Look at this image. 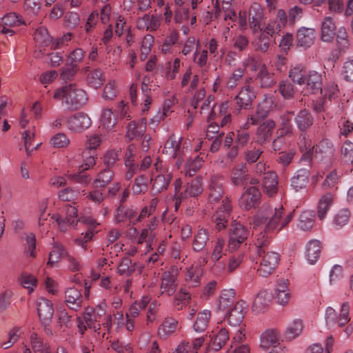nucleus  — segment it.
Segmentation results:
<instances>
[{
	"instance_id": "28",
	"label": "nucleus",
	"mask_w": 353,
	"mask_h": 353,
	"mask_svg": "<svg viewBox=\"0 0 353 353\" xmlns=\"http://www.w3.org/2000/svg\"><path fill=\"white\" fill-rule=\"evenodd\" d=\"M256 80L259 81L261 88H269L276 83L274 74L268 70L267 65L262 63L256 74Z\"/></svg>"
},
{
	"instance_id": "35",
	"label": "nucleus",
	"mask_w": 353,
	"mask_h": 353,
	"mask_svg": "<svg viewBox=\"0 0 353 353\" xmlns=\"http://www.w3.org/2000/svg\"><path fill=\"white\" fill-rule=\"evenodd\" d=\"M278 343L279 335L274 330H266L261 335L260 347L263 350H268L272 346L273 349L277 348Z\"/></svg>"
},
{
	"instance_id": "5",
	"label": "nucleus",
	"mask_w": 353,
	"mask_h": 353,
	"mask_svg": "<svg viewBox=\"0 0 353 353\" xmlns=\"http://www.w3.org/2000/svg\"><path fill=\"white\" fill-rule=\"evenodd\" d=\"M250 236V231L239 222L232 224L229 232L228 247L230 252H234Z\"/></svg>"
},
{
	"instance_id": "60",
	"label": "nucleus",
	"mask_w": 353,
	"mask_h": 353,
	"mask_svg": "<svg viewBox=\"0 0 353 353\" xmlns=\"http://www.w3.org/2000/svg\"><path fill=\"white\" fill-rule=\"evenodd\" d=\"M172 102L171 100H166L162 107V112H159L155 116L150 119V123L157 125L165 119L172 110H171Z\"/></svg>"
},
{
	"instance_id": "38",
	"label": "nucleus",
	"mask_w": 353,
	"mask_h": 353,
	"mask_svg": "<svg viewBox=\"0 0 353 353\" xmlns=\"http://www.w3.org/2000/svg\"><path fill=\"white\" fill-rule=\"evenodd\" d=\"M105 81L103 71L100 68H94L86 76L87 84L95 89L100 88Z\"/></svg>"
},
{
	"instance_id": "2",
	"label": "nucleus",
	"mask_w": 353,
	"mask_h": 353,
	"mask_svg": "<svg viewBox=\"0 0 353 353\" xmlns=\"http://www.w3.org/2000/svg\"><path fill=\"white\" fill-rule=\"evenodd\" d=\"M56 100H64L65 103L72 109L81 108L88 101V96L84 90L75 83H70L57 88L53 94Z\"/></svg>"
},
{
	"instance_id": "9",
	"label": "nucleus",
	"mask_w": 353,
	"mask_h": 353,
	"mask_svg": "<svg viewBox=\"0 0 353 353\" xmlns=\"http://www.w3.org/2000/svg\"><path fill=\"white\" fill-rule=\"evenodd\" d=\"M162 152L172 158L176 159V165L179 168L183 161L184 153L181 144V138L177 139L174 134H172L166 141Z\"/></svg>"
},
{
	"instance_id": "31",
	"label": "nucleus",
	"mask_w": 353,
	"mask_h": 353,
	"mask_svg": "<svg viewBox=\"0 0 353 353\" xmlns=\"http://www.w3.org/2000/svg\"><path fill=\"white\" fill-rule=\"evenodd\" d=\"M235 291L233 289L223 290L221 291L217 302L219 310L225 312L232 307L234 304Z\"/></svg>"
},
{
	"instance_id": "59",
	"label": "nucleus",
	"mask_w": 353,
	"mask_h": 353,
	"mask_svg": "<svg viewBox=\"0 0 353 353\" xmlns=\"http://www.w3.org/2000/svg\"><path fill=\"white\" fill-rule=\"evenodd\" d=\"M154 37L150 34L145 35L141 41L140 59L144 61L150 53L152 48L154 46Z\"/></svg>"
},
{
	"instance_id": "39",
	"label": "nucleus",
	"mask_w": 353,
	"mask_h": 353,
	"mask_svg": "<svg viewBox=\"0 0 353 353\" xmlns=\"http://www.w3.org/2000/svg\"><path fill=\"white\" fill-rule=\"evenodd\" d=\"M337 50L340 52H345L350 46L349 35L344 27H340L336 33Z\"/></svg>"
},
{
	"instance_id": "47",
	"label": "nucleus",
	"mask_w": 353,
	"mask_h": 353,
	"mask_svg": "<svg viewBox=\"0 0 353 353\" xmlns=\"http://www.w3.org/2000/svg\"><path fill=\"white\" fill-rule=\"evenodd\" d=\"M314 217L315 214L313 211H303L299 216L298 227L305 231L310 230L314 225Z\"/></svg>"
},
{
	"instance_id": "19",
	"label": "nucleus",
	"mask_w": 353,
	"mask_h": 353,
	"mask_svg": "<svg viewBox=\"0 0 353 353\" xmlns=\"http://www.w3.org/2000/svg\"><path fill=\"white\" fill-rule=\"evenodd\" d=\"M209 239V231L203 227L199 226L193 236L192 241V250L195 252L204 251Z\"/></svg>"
},
{
	"instance_id": "3",
	"label": "nucleus",
	"mask_w": 353,
	"mask_h": 353,
	"mask_svg": "<svg viewBox=\"0 0 353 353\" xmlns=\"http://www.w3.org/2000/svg\"><path fill=\"white\" fill-rule=\"evenodd\" d=\"M153 169L150 177L152 190L155 193H160L168 188L172 179V172L168 165L159 157L156 158Z\"/></svg>"
},
{
	"instance_id": "58",
	"label": "nucleus",
	"mask_w": 353,
	"mask_h": 353,
	"mask_svg": "<svg viewBox=\"0 0 353 353\" xmlns=\"http://www.w3.org/2000/svg\"><path fill=\"white\" fill-rule=\"evenodd\" d=\"M247 176L246 167L241 165L240 168H235L233 169L231 180L234 185L242 186L248 180Z\"/></svg>"
},
{
	"instance_id": "13",
	"label": "nucleus",
	"mask_w": 353,
	"mask_h": 353,
	"mask_svg": "<svg viewBox=\"0 0 353 353\" xmlns=\"http://www.w3.org/2000/svg\"><path fill=\"white\" fill-rule=\"evenodd\" d=\"M256 98V93L253 87L247 85L243 86L235 97L238 108L236 113L239 114L242 109H249L252 105L254 99Z\"/></svg>"
},
{
	"instance_id": "57",
	"label": "nucleus",
	"mask_w": 353,
	"mask_h": 353,
	"mask_svg": "<svg viewBox=\"0 0 353 353\" xmlns=\"http://www.w3.org/2000/svg\"><path fill=\"white\" fill-rule=\"evenodd\" d=\"M190 300V294L185 288H181L176 294L173 301V306L176 310H181L183 307L188 305Z\"/></svg>"
},
{
	"instance_id": "10",
	"label": "nucleus",
	"mask_w": 353,
	"mask_h": 353,
	"mask_svg": "<svg viewBox=\"0 0 353 353\" xmlns=\"http://www.w3.org/2000/svg\"><path fill=\"white\" fill-rule=\"evenodd\" d=\"M248 304L241 300L237 301L232 307L226 310L225 319L231 326H241L247 311Z\"/></svg>"
},
{
	"instance_id": "33",
	"label": "nucleus",
	"mask_w": 353,
	"mask_h": 353,
	"mask_svg": "<svg viewBox=\"0 0 353 353\" xmlns=\"http://www.w3.org/2000/svg\"><path fill=\"white\" fill-rule=\"evenodd\" d=\"M299 143L300 150L303 152L301 161L310 163L313 159L314 146L312 145V140L305 134H302Z\"/></svg>"
},
{
	"instance_id": "49",
	"label": "nucleus",
	"mask_w": 353,
	"mask_h": 353,
	"mask_svg": "<svg viewBox=\"0 0 353 353\" xmlns=\"http://www.w3.org/2000/svg\"><path fill=\"white\" fill-rule=\"evenodd\" d=\"M350 215L351 213L349 209L346 208L340 209L333 216V225L337 229L343 228L344 225L348 223Z\"/></svg>"
},
{
	"instance_id": "62",
	"label": "nucleus",
	"mask_w": 353,
	"mask_h": 353,
	"mask_svg": "<svg viewBox=\"0 0 353 353\" xmlns=\"http://www.w3.org/2000/svg\"><path fill=\"white\" fill-rule=\"evenodd\" d=\"M42 5V0H24L23 10L30 16H35L39 12Z\"/></svg>"
},
{
	"instance_id": "29",
	"label": "nucleus",
	"mask_w": 353,
	"mask_h": 353,
	"mask_svg": "<svg viewBox=\"0 0 353 353\" xmlns=\"http://www.w3.org/2000/svg\"><path fill=\"white\" fill-rule=\"evenodd\" d=\"M307 90L311 93L316 94L322 91L323 79L321 73L316 71H310L306 78Z\"/></svg>"
},
{
	"instance_id": "16",
	"label": "nucleus",
	"mask_w": 353,
	"mask_h": 353,
	"mask_svg": "<svg viewBox=\"0 0 353 353\" xmlns=\"http://www.w3.org/2000/svg\"><path fill=\"white\" fill-rule=\"evenodd\" d=\"M147 128L146 118H141L137 121H132L127 125V131L125 134L126 139L130 141L133 139L141 138Z\"/></svg>"
},
{
	"instance_id": "7",
	"label": "nucleus",
	"mask_w": 353,
	"mask_h": 353,
	"mask_svg": "<svg viewBox=\"0 0 353 353\" xmlns=\"http://www.w3.org/2000/svg\"><path fill=\"white\" fill-rule=\"evenodd\" d=\"M179 274V268L172 265L170 269L163 272L161 278V294H165L168 296H172L176 292L177 288V277Z\"/></svg>"
},
{
	"instance_id": "63",
	"label": "nucleus",
	"mask_w": 353,
	"mask_h": 353,
	"mask_svg": "<svg viewBox=\"0 0 353 353\" xmlns=\"http://www.w3.org/2000/svg\"><path fill=\"white\" fill-rule=\"evenodd\" d=\"M279 91L286 99L292 98L295 93L294 85L288 80H283L279 83Z\"/></svg>"
},
{
	"instance_id": "41",
	"label": "nucleus",
	"mask_w": 353,
	"mask_h": 353,
	"mask_svg": "<svg viewBox=\"0 0 353 353\" xmlns=\"http://www.w3.org/2000/svg\"><path fill=\"white\" fill-rule=\"evenodd\" d=\"M251 44L256 52L266 53L270 46V38L265 33H261L256 36L251 42Z\"/></svg>"
},
{
	"instance_id": "14",
	"label": "nucleus",
	"mask_w": 353,
	"mask_h": 353,
	"mask_svg": "<svg viewBox=\"0 0 353 353\" xmlns=\"http://www.w3.org/2000/svg\"><path fill=\"white\" fill-rule=\"evenodd\" d=\"M261 195L259 189L255 187H250L241 195L239 199V205L246 210L254 208L259 204Z\"/></svg>"
},
{
	"instance_id": "54",
	"label": "nucleus",
	"mask_w": 353,
	"mask_h": 353,
	"mask_svg": "<svg viewBox=\"0 0 353 353\" xmlns=\"http://www.w3.org/2000/svg\"><path fill=\"white\" fill-rule=\"evenodd\" d=\"M22 334L21 328L14 326L8 332V340L1 343V347L5 350L11 347L20 339Z\"/></svg>"
},
{
	"instance_id": "18",
	"label": "nucleus",
	"mask_w": 353,
	"mask_h": 353,
	"mask_svg": "<svg viewBox=\"0 0 353 353\" xmlns=\"http://www.w3.org/2000/svg\"><path fill=\"white\" fill-rule=\"evenodd\" d=\"M65 302L70 309L79 310L83 302L81 290L74 287L67 288L65 291Z\"/></svg>"
},
{
	"instance_id": "21",
	"label": "nucleus",
	"mask_w": 353,
	"mask_h": 353,
	"mask_svg": "<svg viewBox=\"0 0 353 353\" xmlns=\"http://www.w3.org/2000/svg\"><path fill=\"white\" fill-rule=\"evenodd\" d=\"M272 101L263 100L258 104L255 113L249 115V119L252 125L259 124L262 120L266 118L270 112Z\"/></svg>"
},
{
	"instance_id": "61",
	"label": "nucleus",
	"mask_w": 353,
	"mask_h": 353,
	"mask_svg": "<svg viewBox=\"0 0 353 353\" xmlns=\"http://www.w3.org/2000/svg\"><path fill=\"white\" fill-rule=\"evenodd\" d=\"M204 159L201 155H197L194 159H190L185 164V172L190 176L195 174L203 165Z\"/></svg>"
},
{
	"instance_id": "64",
	"label": "nucleus",
	"mask_w": 353,
	"mask_h": 353,
	"mask_svg": "<svg viewBox=\"0 0 353 353\" xmlns=\"http://www.w3.org/2000/svg\"><path fill=\"white\" fill-rule=\"evenodd\" d=\"M30 342L31 347L34 353H44L45 345L43 339L37 333L33 332L30 334Z\"/></svg>"
},
{
	"instance_id": "15",
	"label": "nucleus",
	"mask_w": 353,
	"mask_h": 353,
	"mask_svg": "<svg viewBox=\"0 0 353 353\" xmlns=\"http://www.w3.org/2000/svg\"><path fill=\"white\" fill-rule=\"evenodd\" d=\"M334 152L335 149L332 141L326 138L323 139L316 144L313 158L319 161L330 159L334 156Z\"/></svg>"
},
{
	"instance_id": "46",
	"label": "nucleus",
	"mask_w": 353,
	"mask_h": 353,
	"mask_svg": "<svg viewBox=\"0 0 353 353\" xmlns=\"http://www.w3.org/2000/svg\"><path fill=\"white\" fill-rule=\"evenodd\" d=\"M140 265L137 263H132L129 257L123 258L117 267V272L120 275L130 276L135 272L137 268Z\"/></svg>"
},
{
	"instance_id": "52",
	"label": "nucleus",
	"mask_w": 353,
	"mask_h": 353,
	"mask_svg": "<svg viewBox=\"0 0 353 353\" xmlns=\"http://www.w3.org/2000/svg\"><path fill=\"white\" fill-rule=\"evenodd\" d=\"M148 189V179L144 174H141L134 179L132 186V193L134 195L145 194Z\"/></svg>"
},
{
	"instance_id": "26",
	"label": "nucleus",
	"mask_w": 353,
	"mask_h": 353,
	"mask_svg": "<svg viewBox=\"0 0 353 353\" xmlns=\"http://www.w3.org/2000/svg\"><path fill=\"white\" fill-rule=\"evenodd\" d=\"M334 203V195L327 192L321 196L317 205V216L322 221L327 216L332 204Z\"/></svg>"
},
{
	"instance_id": "40",
	"label": "nucleus",
	"mask_w": 353,
	"mask_h": 353,
	"mask_svg": "<svg viewBox=\"0 0 353 353\" xmlns=\"http://www.w3.org/2000/svg\"><path fill=\"white\" fill-rule=\"evenodd\" d=\"M68 252L65 248L60 243H54L52 250L49 254L48 264L53 266L61 259H66Z\"/></svg>"
},
{
	"instance_id": "1",
	"label": "nucleus",
	"mask_w": 353,
	"mask_h": 353,
	"mask_svg": "<svg viewBox=\"0 0 353 353\" xmlns=\"http://www.w3.org/2000/svg\"><path fill=\"white\" fill-rule=\"evenodd\" d=\"M294 211L285 214L282 206L273 208L269 204H264L254 216V227L265 224L266 231L278 232L284 228L292 221Z\"/></svg>"
},
{
	"instance_id": "8",
	"label": "nucleus",
	"mask_w": 353,
	"mask_h": 353,
	"mask_svg": "<svg viewBox=\"0 0 353 353\" xmlns=\"http://www.w3.org/2000/svg\"><path fill=\"white\" fill-rule=\"evenodd\" d=\"M260 257H261V260L257 272L260 276L268 277L277 267L280 260L279 255L277 252L266 250Z\"/></svg>"
},
{
	"instance_id": "43",
	"label": "nucleus",
	"mask_w": 353,
	"mask_h": 353,
	"mask_svg": "<svg viewBox=\"0 0 353 353\" xmlns=\"http://www.w3.org/2000/svg\"><path fill=\"white\" fill-rule=\"evenodd\" d=\"M202 271L199 267H190L185 274L186 285L188 288H196L201 283L200 278Z\"/></svg>"
},
{
	"instance_id": "11",
	"label": "nucleus",
	"mask_w": 353,
	"mask_h": 353,
	"mask_svg": "<svg viewBox=\"0 0 353 353\" xmlns=\"http://www.w3.org/2000/svg\"><path fill=\"white\" fill-rule=\"evenodd\" d=\"M276 127V123L272 119H267L260 123L256 129L254 141L260 145H263L269 142Z\"/></svg>"
},
{
	"instance_id": "30",
	"label": "nucleus",
	"mask_w": 353,
	"mask_h": 353,
	"mask_svg": "<svg viewBox=\"0 0 353 353\" xmlns=\"http://www.w3.org/2000/svg\"><path fill=\"white\" fill-rule=\"evenodd\" d=\"M221 176H214L211 179L210 184L209 201L210 202L219 201L223 195V184Z\"/></svg>"
},
{
	"instance_id": "44",
	"label": "nucleus",
	"mask_w": 353,
	"mask_h": 353,
	"mask_svg": "<svg viewBox=\"0 0 353 353\" xmlns=\"http://www.w3.org/2000/svg\"><path fill=\"white\" fill-rule=\"evenodd\" d=\"M177 321L172 318H166L158 330V334L162 339H166L172 334L176 328Z\"/></svg>"
},
{
	"instance_id": "55",
	"label": "nucleus",
	"mask_w": 353,
	"mask_h": 353,
	"mask_svg": "<svg viewBox=\"0 0 353 353\" xmlns=\"http://www.w3.org/2000/svg\"><path fill=\"white\" fill-rule=\"evenodd\" d=\"M114 172L110 168H105L100 172L95 179L94 184L97 188H105L113 179Z\"/></svg>"
},
{
	"instance_id": "56",
	"label": "nucleus",
	"mask_w": 353,
	"mask_h": 353,
	"mask_svg": "<svg viewBox=\"0 0 353 353\" xmlns=\"http://www.w3.org/2000/svg\"><path fill=\"white\" fill-rule=\"evenodd\" d=\"M210 318V311L205 310L199 312L194 324V330L197 332L205 330Z\"/></svg>"
},
{
	"instance_id": "23",
	"label": "nucleus",
	"mask_w": 353,
	"mask_h": 353,
	"mask_svg": "<svg viewBox=\"0 0 353 353\" xmlns=\"http://www.w3.org/2000/svg\"><path fill=\"white\" fill-rule=\"evenodd\" d=\"M315 35L316 31L314 28H299L296 34L297 45L305 48L310 47L314 43Z\"/></svg>"
},
{
	"instance_id": "50",
	"label": "nucleus",
	"mask_w": 353,
	"mask_h": 353,
	"mask_svg": "<svg viewBox=\"0 0 353 353\" xmlns=\"http://www.w3.org/2000/svg\"><path fill=\"white\" fill-rule=\"evenodd\" d=\"M303 328V322L300 319H295L290 322L285 330V337L288 340H292L297 337Z\"/></svg>"
},
{
	"instance_id": "37",
	"label": "nucleus",
	"mask_w": 353,
	"mask_h": 353,
	"mask_svg": "<svg viewBox=\"0 0 353 353\" xmlns=\"http://www.w3.org/2000/svg\"><path fill=\"white\" fill-rule=\"evenodd\" d=\"M228 340V331L222 328L211 338L208 347L214 351H219Z\"/></svg>"
},
{
	"instance_id": "53",
	"label": "nucleus",
	"mask_w": 353,
	"mask_h": 353,
	"mask_svg": "<svg viewBox=\"0 0 353 353\" xmlns=\"http://www.w3.org/2000/svg\"><path fill=\"white\" fill-rule=\"evenodd\" d=\"M289 77L293 82L303 85L305 83V70L301 64H297L292 67L289 71Z\"/></svg>"
},
{
	"instance_id": "51",
	"label": "nucleus",
	"mask_w": 353,
	"mask_h": 353,
	"mask_svg": "<svg viewBox=\"0 0 353 353\" xmlns=\"http://www.w3.org/2000/svg\"><path fill=\"white\" fill-rule=\"evenodd\" d=\"M18 280L21 285L28 290L29 294L32 293L37 285V278L28 272L21 273Z\"/></svg>"
},
{
	"instance_id": "32",
	"label": "nucleus",
	"mask_w": 353,
	"mask_h": 353,
	"mask_svg": "<svg viewBox=\"0 0 353 353\" xmlns=\"http://www.w3.org/2000/svg\"><path fill=\"white\" fill-rule=\"evenodd\" d=\"M310 171L307 169L297 170L291 179L290 185L296 192L305 188L309 182Z\"/></svg>"
},
{
	"instance_id": "17",
	"label": "nucleus",
	"mask_w": 353,
	"mask_h": 353,
	"mask_svg": "<svg viewBox=\"0 0 353 353\" xmlns=\"http://www.w3.org/2000/svg\"><path fill=\"white\" fill-rule=\"evenodd\" d=\"M37 307L39 318L42 323H50L54 314L52 303L44 297H39L37 301Z\"/></svg>"
},
{
	"instance_id": "42",
	"label": "nucleus",
	"mask_w": 353,
	"mask_h": 353,
	"mask_svg": "<svg viewBox=\"0 0 353 353\" xmlns=\"http://www.w3.org/2000/svg\"><path fill=\"white\" fill-rule=\"evenodd\" d=\"M83 319L89 328L94 330L95 332L100 330L101 325L97 323L99 319L96 314L95 310L92 307H88L85 308Z\"/></svg>"
},
{
	"instance_id": "36",
	"label": "nucleus",
	"mask_w": 353,
	"mask_h": 353,
	"mask_svg": "<svg viewBox=\"0 0 353 353\" xmlns=\"http://www.w3.org/2000/svg\"><path fill=\"white\" fill-rule=\"evenodd\" d=\"M268 232H272L266 231L265 229L263 232H261L256 234L253 241L254 245L259 256H262V254H264L265 251L268 250V247L270 243V238L268 235Z\"/></svg>"
},
{
	"instance_id": "24",
	"label": "nucleus",
	"mask_w": 353,
	"mask_h": 353,
	"mask_svg": "<svg viewBox=\"0 0 353 353\" xmlns=\"http://www.w3.org/2000/svg\"><path fill=\"white\" fill-rule=\"evenodd\" d=\"M270 296L267 291H260L254 299L252 310L256 314L265 312L269 307Z\"/></svg>"
},
{
	"instance_id": "12",
	"label": "nucleus",
	"mask_w": 353,
	"mask_h": 353,
	"mask_svg": "<svg viewBox=\"0 0 353 353\" xmlns=\"http://www.w3.org/2000/svg\"><path fill=\"white\" fill-rule=\"evenodd\" d=\"M65 123L70 131L81 132L90 127L92 121L88 114L78 112L68 117Z\"/></svg>"
},
{
	"instance_id": "27",
	"label": "nucleus",
	"mask_w": 353,
	"mask_h": 353,
	"mask_svg": "<svg viewBox=\"0 0 353 353\" xmlns=\"http://www.w3.org/2000/svg\"><path fill=\"white\" fill-rule=\"evenodd\" d=\"M305 249V257L308 263L311 265L314 264L321 255V241L316 239H312L307 243Z\"/></svg>"
},
{
	"instance_id": "34",
	"label": "nucleus",
	"mask_w": 353,
	"mask_h": 353,
	"mask_svg": "<svg viewBox=\"0 0 353 353\" xmlns=\"http://www.w3.org/2000/svg\"><path fill=\"white\" fill-rule=\"evenodd\" d=\"M263 188L264 192L269 196H272L277 192L278 177L274 172L269 171L265 174Z\"/></svg>"
},
{
	"instance_id": "22",
	"label": "nucleus",
	"mask_w": 353,
	"mask_h": 353,
	"mask_svg": "<svg viewBox=\"0 0 353 353\" xmlns=\"http://www.w3.org/2000/svg\"><path fill=\"white\" fill-rule=\"evenodd\" d=\"M294 122L298 130L305 132L313 125L314 117L309 110L303 109L299 111L294 117Z\"/></svg>"
},
{
	"instance_id": "48",
	"label": "nucleus",
	"mask_w": 353,
	"mask_h": 353,
	"mask_svg": "<svg viewBox=\"0 0 353 353\" xmlns=\"http://www.w3.org/2000/svg\"><path fill=\"white\" fill-rule=\"evenodd\" d=\"M202 192L203 186L201 184V179L196 177L187 183L184 192V196L195 197L199 195Z\"/></svg>"
},
{
	"instance_id": "4",
	"label": "nucleus",
	"mask_w": 353,
	"mask_h": 353,
	"mask_svg": "<svg viewBox=\"0 0 353 353\" xmlns=\"http://www.w3.org/2000/svg\"><path fill=\"white\" fill-rule=\"evenodd\" d=\"M325 318L326 325L330 329H337L345 325L350 320L348 302H344L341 305L339 314L333 307H327Z\"/></svg>"
},
{
	"instance_id": "20",
	"label": "nucleus",
	"mask_w": 353,
	"mask_h": 353,
	"mask_svg": "<svg viewBox=\"0 0 353 353\" xmlns=\"http://www.w3.org/2000/svg\"><path fill=\"white\" fill-rule=\"evenodd\" d=\"M288 281L281 279L278 281L274 290V298L281 305H285L290 299V292L288 288Z\"/></svg>"
},
{
	"instance_id": "6",
	"label": "nucleus",
	"mask_w": 353,
	"mask_h": 353,
	"mask_svg": "<svg viewBox=\"0 0 353 353\" xmlns=\"http://www.w3.org/2000/svg\"><path fill=\"white\" fill-rule=\"evenodd\" d=\"M232 205L230 201L225 198L222 201V205L214 213L212 219L215 224V228L221 231L226 228L231 219Z\"/></svg>"
},
{
	"instance_id": "45",
	"label": "nucleus",
	"mask_w": 353,
	"mask_h": 353,
	"mask_svg": "<svg viewBox=\"0 0 353 353\" xmlns=\"http://www.w3.org/2000/svg\"><path fill=\"white\" fill-rule=\"evenodd\" d=\"M34 39L40 47H46L52 42V37L50 36L46 28L41 26L34 32Z\"/></svg>"
},
{
	"instance_id": "25",
	"label": "nucleus",
	"mask_w": 353,
	"mask_h": 353,
	"mask_svg": "<svg viewBox=\"0 0 353 353\" xmlns=\"http://www.w3.org/2000/svg\"><path fill=\"white\" fill-rule=\"evenodd\" d=\"M336 33V26L334 19L331 17L324 18L321 24V40L327 43L332 42Z\"/></svg>"
}]
</instances>
